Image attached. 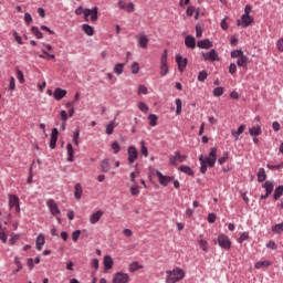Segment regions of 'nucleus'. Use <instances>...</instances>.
Instances as JSON below:
<instances>
[{"label": "nucleus", "mask_w": 283, "mask_h": 283, "mask_svg": "<svg viewBox=\"0 0 283 283\" xmlns=\"http://www.w3.org/2000/svg\"><path fill=\"white\" fill-rule=\"evenodd\" d=\"M277 248L276 243L274 241H269V243H266V249L275 251Z\"/></svg>", "instance_id": "obj_59"}, {"label": "nucleus", "mask_w": 283, "mask_h": 283, "mask_svg": "<svg viewBox=\"0 0 283 283\" xmlns=\"http://www.w3.org/2000/svg\"><path fill=\"white\" fill-rule=\"evenodd\" d=\"M59 129L57 128H53L52 133H51V139H50V147L51 149H55L56 148V144L59 140Z\"/></svg>", "instance_id": "obj_12"}, {"label": "nucleus", "mask_w": 283, "mask_h": 283, "mask_svg": "<svg viewBox=\"0 0 283 283\" xmlns=\"http://www.w3.org/2000/svg\"><path fill=\"white\" fill-rule=\"evenodd\" d=\"M46 207L49 208V211L53 217L61 216L62 211L54 199H49L46 201Z\"/></svg>", "instance_id": "obj_5"}, {"label": "nucleus", "mask_w": 283, "mask_h": 283, "mask_svg": "<svg viewBox=\"0 0 283 283\" xmlns=\"http://www.w3.org/2000/svg\"><path fill=\"white\" fill-rule=\"evenodd\" d=\"M140 154L142 156H145V158H147L149 156V150L145 147V142L142 140L140 142Z\"/></svg>", "instance_id": "obj_45"}, {"label": "nucleus", "mask_w": 283, "mask_h": 283, "mask_svg": "<svg viewBox=\"0 0 283 283\" xmlns=\"http://www.w3.org/2000/svg\"><path fill=\"white\" fill-rule=\"evenodd\" d=\"M249 239V232L241 233L240 238L238 239V243L242 244Z\"/></svg>", "instance_id": "obj_54"}, {"label": "nucleus", "mask_w": 283, "mask_h": 283, "mask_svg": "<svg viewBox=\"0 0 283 283\" xmlns=\"http://www.w3.org/2000/svg\"><path fill=\"white\" fill-rule=\"evenodd\" d=\"M140 269H143V266H140L138 262H133L129 265L130 273H135V272L139 271Z\"/></svg>", "instance_id": "obj_42"}, {"label": "nucleus", "mask_w": 283, "mask_h": 283, "mask_svg": "<svg viewBox=\"0 0 283 283\" xmlns=\"http://www.w3.org/2000/svg\"><path fill=\"white\" fill-rule=\"evenodd\" d=\"M138 109L143 112L144 114H147L149 112V106L145 102H139L137 104Z\"/></svg>", "instance_id": "obj_39"}, {"label": "nucleus", "mask_w": 283, "mask_h": 283, "mask_svg": "<svg viewBox=\"0 0 283 283\" xmlns=\"http://www.w3.org/2000/svg\"><path fill=\"white\" fill-rule=\"evenodd\" d=\"M176 62L178 64L179 71L181 73L185 72V69L187 67V63H188L187 57H182V55L177 54L176 55Z\"/></svg>", "instance_id": "obj_14"}, {"label": "nucleus", "mask_w": 283, "mask_h": 283, "mask_svg": "<svg viewBox=\"0 0 283 283\" xmlns=\"http://www.w3.org/2000/svg\"><path fill=\"white\" fill-rule=\"evenodd\" d=\"M60 117H61V120H63L64 123H67V120H69V114H67L66 111H61Z\"/></svg>", "instance_id": "obj_57"}, {"label": "nucleus", "mask_w": 283, "mask_h": 283, "mask_svg": "<svg viewBox=\"0 0 283 283\" xmlns=\"http://www.w3.org/2000/svg\"><path fill=\"white\" fill-rule=\"evenodd\" d=\"M166 283H178L185 280V270L180 268H175L172 270L166 271Z\"/></svg>", "instance_id": "obj_2"}, {"label": "nucleus", "mask_w": 283, "mask_h": 283, "mask_svg": "<svg viewBox=\"0 0 283 283\" xmlns=\"http://www.w3.org/2000/svg\"><path fill=\"white\" fill-rule=\"evenodd\" d=\"M132 73L138 74L140 72V66L138 62H134L130 66Z\"/></svg>", "instance_id": "obj_53"}, {"label": "nucleus", "mask_w": 283, "mask_h": 283, "mask_svg": "<svg viewBox=\"0 0 283 283\" xmlns=\"http://www.w3.org/2000/svg\"><path fill=\"white\" fill-rule=\"evenodd\" d=\"M115 127H116V122L112 120L109 124L106 125V134L108 136H112V134H114Z\"/></svg>", "instance_id": "obj_30"}, {"label": "nucleus", "mask_w": 283, "mask_h": 283, "mask_svg": "<svg viewBox=\"0 0 283 283\" xmlns=\"http://www.w3.org/2000/svg\"><path fill=\"white\" fill-rule=\"evenodd\" d=\"M218 244L221 249L229 251L231 250V239L227 237L226 234H220L218 237Z\"/></svg>", "instance_id": "obj_7"}, {"label": "nucleus", "mask_w": 283, "mask_h": 283, "mask_svg": "<svg viewBox=\"0 0 283 283\" xmlns=\"http://www.w3.org/2000/svg\"><path fill=\"white\" fill-rule=\"evenodd\" d=\"M248 63H249V57L244 54L237 61L238 66L244 67V66H247Z\"/></svg>", "instance_id": "obj_36"}, {"label": "nucleus", "mask_w": 283, "mask_h": 283, "mask_svg": "<svg viewBox=\"0 0 283 283\" xmlns=\"http://www.w3.org/2000/svg\"><path fill=\"white\" fill-rule=\"evenodd\" d=\"M80 129H76V132H75V135H74V137H73V143H74V145H76V146H78L80 145Z\"/></svg>", "instance_id": "obj_58"}, {"label": "nucleus", "mask_w": 283, "mask_h": 283, "mask_svg": "<svg viewBox=\"0 0 283 283\" xmlns=\"http://www.w3.org/2000/svg\"><path fill=\"white\" fill-rule=\"evenodd\" d=\"M276 46H277V50L280 52H283V39H280L277 42H276Z\"/></svg>", "instance_id": "obj_64"}, {"label": "nucleus", "mask_w": 283, "mask_h": 283, "mask_svg": "<svg viewBox=\"0 0 283 283\" xmlns=\"http://www.w3.org/2000/svg\"><path fill=\"white\" fill-rule=\"evenodd\" d=\"M75 191H74V198L76 200H81L83 197V187L81 184H76L74 187Z\"/></svg>", "instance_id": "obj_23"}, {"label": "nucleus", "mask_w": 283, "mask_h": 283, "mask_svg": "<svg viewBox=\"0 0 283 283\" xmlns=\"http://www.w3.org/2000/svg\"><path fill=\"white\" fill-rule=\"evenodd\" d=\"M208 222H209L210 224L216 223V216H214V213H209V216H208Z\"/></svg>", "instance_id": "obj_63"}, {"label": "nucleus", "mask_w": 283, "mask_h": 283, "mask_svg": "<svg viewBox=\"0 0 283 283\" xmlns=\"http://www.w3.org/2000/svg\"><path fill=\"white\" fill-rule=\"evenodd\" d=\"M224 94V88L222 86L213 90V96H222Z\"/></svg>", "instance_id": "obj_55"}, {"label": "nucleus", "mask_w": 283, "mask_h": 283, "mask_svg": "<svg viewBox=\"0 0 283 283\" xmlns=\"http://www.w3.org/2000/svg\"><path fill=\"white\" fill-rule=\"evenodd\" d=\"M187 160L186 155L180 154V151H176L175 155H170L169 163L174 167H178V163H185Z\"/></svg>", "instance_id": "obj_6"}, {"label": "nucleus", "mask_w": 283, "mask_h": 283, "mask_svg": "<svg viewBox=\"0 0 283 283\" xmlns=\"http://www.w3.org/2000/svg\"><path fill=\"white\" fill-rule=\"evenodd\" d=\"M65 96H67L66 90L57 87L53 92V97L55 98V101H62V98H65Z\"/></svg>", "instance_id": "obj_17"}, {"label": "nucleus", "mask_w": 283, "mask_h": 283, "mask_svg": "<svg viewBox=\"0 0 283 283\" xmlns=\"http://www.w3.org/2000/svg\"><path fill=\"white\" fill-rule=\"evenodd\" d=\"M46 240L44 234H39L35 240V247L38 251H42L43 247L45 245Z\"/></svg>", "instance_id": "obj_19"}, {"label": "nucleus", "mask_w": 283, "mask_h": 283, "mask_svg": "<svg viewBox=\"0 0 283 283\" xmlns=\"http://www.w3.org/2000/svg\"><path fill=\"white\" fill-rule=\"evenodd\" d=\"M237 71H238V65H235L234 63L230 64L229 72L231 74H234Z\"/></svg>", "instance_id": "obj_62"}, {"label": "nucleus", "mask_w": 283, "mask_h": 283, "mask_svg": "<svg viewBox=\"0 0 283 283\" xmlns=\"http://www.w3.org/2000/svg\"><path fill=\"white\" fill-rule=\"evenodd\" d=\"M124 69H125V64L118 63V64H116V65L114 66L113 71H114V73L120 75V74L124 73Z\"/></svg>", "instance_id": "obj_38"}, {"label": "nucleus", "mask_w": 283, "mask_h": 283, "mask_svg": "<svg viewBox=\"0 0 283 283\" xmlns=\"http://www.w3.org/2000/svg\"><path fill=\"white\" fill-rule=\"evenodd\" d=\"M271 231H272L274 234H280V233H282V232H283V222H282V223H279V224H275V226H272Z\"/></svg>", "instance_id": "obj_34"}, {"label": "nucleus", "mask_w": 283, "mask_h": 283, "mask_svg": "<svg viewBox=\"0 0 283 283\" xmlns=\"http://www.w3.org/2000/svg\"><path fill=\"white\" fill-rule=\"evenodd\" d=\"M103 264H104V269L106 271L112 270L114 268V260H113V258L111 255H105Z\"/></svg>", "instance_id": "obj_20"}, {"label": "nucleus", "mask_w": 283, "mask_h": 283, "mask_svg": "<svg viewBox=\"0 0 283 283\" xmlns=\"http://www.w3.org/2000/svg\"><path fill=\"white\" fill-rule=\"evenodd\" d=\"M112 149L114 154H118L119 151H122V146L119 145L118 142H114L112 144Z\"/></svg>", "instance_id": "obj_51"}, {"label": "nucleus", "mask_w": 283, "mask_h": 283, "mask_svg": "<svg viewBox=\"0 0 283 283\" xmlns=\"http://www.w3.org/2000/svg\"><path fill=\"white\" fill-rule=\"evenodd\" d=\"M82 235V231L81 230H76V231H73L72 233V240L74 243H77L80 238Z\"/></svg>", "instance_id": "obj_46"}, {"label": "nucleus", "mask_w": 283, "mask_h": 283, "mask_svg": "<svg viewBox=\"0 0 283 283\" xmlns=\"http://www.w3.org/2000/svg\"><path fill=\"white\" fill-rule=\"evenodd\" d=\"M14 264L17 265V270L14 271V274H17L23 270V265L19 258L14 259Z\"/></svg>", "instance_id": "obj_49"}, {"label": "nucleus", "mask_w": 283, "mask_h": 283, "mask_svg": "<svg viewBox=\"0 0 283 283\" xmlns=\"http://www.w3.org/2000/svg\"><path fill=\"white\" fill-rule=\"evenodd\" d=\"M18 205H20V199L15 195H10L9 196V207L10 209L15 208Z\"/></svg>", "instance_id": "obj_22"}, {"label": "nucleus", "mask_w": 283, "mask_h": 283, "mask_svg": "<svg viewBox=\"0 0 283 283\" xmlns=\"http://www.w3.org/2000/svg\"><path fill=\"white\" fill-rule=\"evenodd\" d=\"M250 136H260L262 134L261 127L260 126H253L252 128L249 129Z\"/></svg>", "instance_id": "obj_33"}, {"label": "nucleus", "mask_w": 283, "mask_h": 283, "mask_svg": "<svg viewBox=\"0 0 283 283\" xmlns=\"http://www.w3.org/2000/svg\"><path fill=\"white\" fill-rule=\"evenodd\" d=\"M199 247L203 252H209V243L207 242V240H199Z\"/></svg>", "instance_id": "obj_41"}, {"label": "nucleus", "mask_w": 283, "mask_h": 283, "mask_svg": "<svg viewBox=\"0 0 283 283\" xmlns=\"http://www.w3.org/2000/svg\"><path fill=\"white\" fill-rule=\"evenodd\" d=\"M136 38L138 40V45L142 49H147V45L149 44V38L145 34H139Z\"/></svg>", "instance_id": "obj_18"}, {"label": "nucleus", "mask_w": 283, "mask_h": 283, "mask_svg": "<svg viewBox=\"0 0 283 283\" xmlns=\"http://www.w3.org/2000/svg\"><path fill=\"white\" fill-rule=\"evenodd\" d=\"M127 156L129 165H134L138 160L139 153L135 146H129L127 148Z\"/></svg>", "instance_id": "obj_8"}, {"label": "nucleus", "mask_w": 283, "mask_h": 283, "mask_svg": "<svg viewBox=\"0 0 283 283\" xmlns=\"http://www.w3.org/2000/svg\"><path fill=\"white\" fill-rule=\"evenodd\" d=\"M265 178H266L265 170L263 168H260L258 171V181L264 182Z\"/></svg>", "instance_id": "obj_43"}, {"label": "nucleus", "mask_w": 283, "mask_h": 283, "mask_svg": "<svg viewBox=\"0 0 283 283\" xmlns=\"http://www.w3.org/2000/svg\"><path fill=\"white\" fill-rule=\"evenodd\" d=\"M76 15L84 14L85 21H90V15H91V21L96 22L98 20V8L95 7L93 9H84L83 7H78L75 10Z\"/></svg>", "instance_id": "obj_3"}, {"label": "nucleus", "mask_w": 283, "mask_h": 283, "mask_svg": "<svg viewBox=\"0 0 283 283\" xmlns=\"http://www.w3.org/2000/svg\"><path fill=\"white\" fill-rule=\"evenodd\" d=\"M42 53L45 54V60L51 61L54 60L56 56L55 54L49 53L46 50L42 49Z\"/></svg>", "instance_id": "obj_56"}, {"label": "nucleus", "mask_w": 283, "mask_h": 283, "mask_svg": "<svg viewBox=\"0 0 283 283\" xmlns=\"http://www.w3.org/2000/svg\"><path fill=\"white\" fill-rule=\"evenodd\" d=\"M160 75L166 76L169 74V64L167 63V50H165L160 57Z\"/></svg>", "instance_id": "obj_4"}, {"label": "nucleus", "mask_w": 283, "mask_h": 283, "mask_svg": "<svg viewBox=\"0 0 283 283\" xmlns=\"http://www.w3.org/2000/svg\"><path fill=\"white\" fill-rule=\"evenodd\" d=\"M281 197H283V186H279L275 188V191L273 193V199L277 201Z\"/></svg>", "instance_id": "obj_29"}, {"label": "nucleus", "mask_w": 283, "mask_h": 283, "mask_svg": "<svg viewBox=\"0 0 283 283\" xmlns=\"http://www.w3.org/2000/svg\"><path fill=\"white\" fill-rule=\"evenodd\" d=\"M0 240L2 241V243L8 242L7 228H3L1 222H0Z\"/></svg>", "instance_id": "obj_28"}, {"label": "nucleus", "mask_w": 283, "mask_h": 283, "mask_svg": "<svg viewBox=\"0 0 283 283\" xmlns=\"http://www.w3.org/2000/svg\"><path fill=\"white\" fill-rule=\"evenodd\" d=\"M218 148L212 147L210 149L209 156L205 157L203 155H200L199 163L201 165L200 171L201 174H207V165L208 167H214L216 160H218Z\"/></svg>", "instance_id": "obj_1"}, {"label": "nucleus", "mask_w": 283, "mask_h": 283, "mask_svg": "<svg viewBox=\"0 0 283 283\" xmlns=\"http://www.w3.org/2000/svg\"><path fill=\"white\" fill-rule=\"evenodd\" d=\"M197 45L200 49H209L213 46V43L210 40L206 39V40L198 41Z\"/></svg>", "instance_id": "obj_25"}, {"label": "nucleus", "mask_w": 283, "mask_h": 283, "mask_svg": "<svg viewBox=\"0 0 283 283\" xmlns=\"http://www.w3.org/2000/svg\"><path fill=\"white\" fill-rule=\"evenodd\" d=\"M148 120L151 127H156L158 125V116H156L155 114H150L148 116Z\"/></svg>", "instance_id": "obj_37"}, {"label": "nucleus", "mask_w": 283, "mask_h": 283, "mask_svg": "<svg viewBox=\"0 0 283 283\" xmlns=\"http://www.w3.org/2000/svg\"><path fill=\"white\" fill-rule=\"evenodd\" d=\"M253 22V18L250 14H243L241 20L237 21V24L242 28L249 27Z\"/></svg>", "instance_id": "obj_11"}, {"label": "nucleus", "mask_w": 283, "mask_h": 283, "mask_svg": "<svg viewBox=\"0 0 283 283\" xmlns=\"http://www.w3.org/2000/svg\"><path fill=\"white\" fill-rule=\"evenodd\" d=\"M272 265V262H270V261H259V262H256L255 264H254V268L256 269V270H261V269H265V268H269V266H271Z\"/></svg>", "instance_id": "obj_27"}, {"label": "nucleus", "mask_w": 283, "mask_h": 283, "mask_svg": "<svg viewBox=\"0 0 283 283\" xmlns=\"http://www.w3.org/2000/svg\"><path fill=\"white\" fill-rule=\"evenodd\" d=\"M262 187L265 189V195L261 196V200H266L273 192V189H274L273 181L268 180L263 184Z\"/></svg>", "instance_id": "obj_10"}, {"label": "nucleus", "mask_w": 283, "mask_h": 283, "mask_svg": "<svg viewBox=\"0 0 283 283\" xmlns=\"http://www.w3.org/2000/svg\"><path fill=\"white\" fill-rule=\"evenodd\" d=\"M185 44L189 49H196V38H193L191 35H187L185 39Z\"/></svg>", "instance_id": "obj_24"}, {"label": "nucleus", "mask_w": 283, "mask_h": 283, "mask_svg": "<svg viewBox=\"0 0 283 283\" xmlns=\"http://www.w3.org/2000/svg\"><path fill=\"white\" fill-rule=\"evenodd\" d=\"M82 29H83V31L87 34V35H90V36H92V35H94V28L93 27H91L90 24H83L82 25Z\"/></svg>", "instance_id": "obj_35"}, {"label": "nucleus", "mask_w": 283, "mask_h": 283, "mask_svg": "<svg viewBox=\"0 0 283 283\" xmlns=\"http://www.w3.org/2000/svg\"><path fill=\"white\" fill-rule=\"evenodd\" d=\"M130 195L133 197H138L140 195V187L138 184H135L134 186L130 187Z\"/></svg>", "instance_id": "obj_32"}, {"label": "nucleus", "mask_w": 283, "mask_h": 283, "mask_svg": "<svg viewBox=\"0 0 283 283\" xmlns=\"http://www.w3.org/2000/svg\"><path fill=\"white\" fill-rule=\"evenodd\" d=\"M130 276L128 273L117 272L113 276V283H129Z\"/></svg>", "instance_id": "obj_9"}, {"label": "nucleus", "mask_w": 283, "mask_h": 283, "mask_svg": "<svg viewBox=\"0 0 283 283\" xmlns=\"http://www.w3.org/2000/svg\"><path fill=\"white\" fill-rule=\"evenodd\" d=\"M101 170L103 171V174H107L108 171H111V163L109 159H104L101 163Z\"/></svg>", "instance_id": "obj_26"}, {"label": "nucleus", "mask_w": 283, "mask_h": 283, "mask_svg": "<svg viewBox=\"0 0 283 283\" xmlns=\"http://www.w3.org/2000/svg\"><path fill=\"white\" fill-rule=\"evenodd\" d=\"M24 21L27 24H31L33 22V18L30 13L24 14Z\"/></svg>", "instance_id": "obj_61"}, {"label": "nucleus", "mask_w": 283, "mask_h": 283, "mask_svg": "<svg viewBox=\"0 0 283 283\" xmlns=\"http://www.w3.org/2000/svg\"><path fill=\"white\" fill-rule=\"evenodd\" d=\"M9 90H10V92H14V90H17V83H15V77L14 76L10 77Z\"/></svg>", "instance_id": "obj_48"}, {"label": "nucleus", "mask_w": 283, "mask_h": 283, "mask_svg": "<svg viewBox=\"0 0 283 283\" xmlns=\"http://www.w3.org/2000/svg\"><path fill=\"white\" fill-rule=\"evenodd\" d=\"M179 171L187 174L188 176H193V170L189 166H180Z\"/></svg>", "instance_id": "obj_40"}, {"label": "nucleus", "mask_w": 283, "mask_h": 283, "mask_svg": "<svg viewBox=\"0 0 283 283\" xmlns=\"http://www.w3.org/2000/svg\"><path fill=\"white\" fill-rule=\"evenodd\" d=\"M103 217H104V211L98 210L90 217V223L97 224L102 220Z\"/></svg>", "instance_id": "obj_16"}, {"label": "nucleus", "mask_w": 283, "mask_h": 283, "mask_svg": "<svg viewBox=\"0 0 283 283\" xmlns=\"http://www.w3.org/2000/svg\"><path fill=\"white\" fill-rule=\"evenodd\" d=\"M15 72H17V78L19 83L23 85L25 83L24 73L19 67L15 69Z\"/></svg>", "instance_id": "obj_31"}, {"label": "nucleus", "mask_w": 283, "mask_h": 283, "mask_svg": "<svg viewBox=\"0 0 283 283\" xmlns=\"http://www.w3.org/2000/svg\"><path fill=\"white\" fill-rule=\"evenodd\" d=\"M66 150H67V163H74L75 158H74V147L72 144H67L66 145Z\"/></svg>", "instance_id": "obj_21"}, {"label": "nucleus", "mask_w": 283, "mask_h": 283, "mask_svg": "<svg viewBox=\"0 0 283 283\" xmlns=\"http://www.w3.org/2000/svg\"><path fill=\"white\" fill-rule=\"evenodd\" d=\"M156 176L159 180V184H161L164 187H167L174 180V178L164 176L160 171H157Z\"/></svg>", "instance_id": "obj_15"}, {"label": "nucleus", "mask_w": 283, "mask_h": 283, "mask_svg": "<svg viewBox=\"0 0 283 283\" xmlns=\"http://www.w3.org/2000/svg\"><path fill=\"white\" fill-rule=\"evenodd\" d=\"M231 56L239 60L240 57L244 56V52H242V50H234L231 52Z\"/></svg>", "instance_id": "obj_52"}, {"label": "nucleus", "mask_w": 283, "mask_h": 283, "mask_svg": "<svg viewBox=\"0 0 283 283\" xmlns=\"http://www.w3.org/2000/svg\"><path fill=\"white\" fill-rule=\"evenodd\" d=\"M138 94H145L147 95L148 94V91H147V87L145 85H139L138 86Z\"/></svg>", "instance_id": "obj_60"}, {"label": "nucleus", "mask_w": 283, "mask_h": 283, "mask_svg": "<svg viewBox=\"0 0 283 283\" xmlns=\"http://www.w3.org/2000/svg\"><path fill=\"white\" fill-rule=\"evenodd\" d=\"M31 31L36 36V39H43V33L38 27H33Z\"/></svg>", "instance_id": "obj_47"}, {"label": "nucleus", "mask_w": 283, "mask_h": 283, "mask_svg": "<svg viewBox=\"0 0 283 283\" xmlns=\"http://www.w3.org/2000/svg\"><path fill=\"white\" fill-rule=\"evenodd\" d=\"M207 76H209L207 71H201L198 74V81H200V83H203V81H207Z\"/></svg>", "instance_id": "obj_50"}, {"label": "nucleus", "mask_w": 283, "mask_h": 283, "mask_svg": "<svg viewBox=\"0 0 283 283\" xmlns=\"http://www.w3.org/2000/svg\"><path fill=\"white\" fill-rule=\"evenodd\" d=\"M202 57L203 60L211 62L220 60V57L218 56V52L213 49L210 52L202 53Z\"/></svg>", "instance_id": "obj_13"}, {"label": "nucleus", "mask_w": 283, "mask_h": 283, "mask_svg": "<svg viewBox=\"0 0 283 283\" xmlns=\"http://www.w3.org/2000/svg\"><path fill=\"white\" fill-rule=\"evenodd\" d=\"M176 114L177 116H180V114H182V101L180 98L176 99Z\"/></svg>", "instance_id": "obj_44"}]
</instances>
